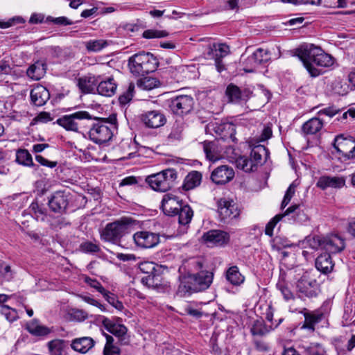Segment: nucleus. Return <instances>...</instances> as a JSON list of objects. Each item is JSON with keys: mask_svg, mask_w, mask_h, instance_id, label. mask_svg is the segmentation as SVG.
<instances>
[{"mask_svg": "<svg viewBox=\"0 0 355 355\" xmlns=\"http://www.w3.org/2000/svg\"><path fill=\"white\" fill-rule=\"evenodd\" d=\"M182 268L187 271V275L182 277L178 286L179 295L185 297L209 288L213 282L214 273L202 258H190L183 263Z\"/></svg>", "mask_w": 355, "mask_h": 355, "instance_id": "f257e3e1", "label": "nucleus"}, {"mask_svg": "<svg viewBox=\"0 0 355 355\" xmlns=\"http://www.w3.org/2000/svg\"><path fill=\"white\" fill-rule=\"evenodd\" d=\"M290 55L299 58L311 77L319 76L324 72L322 68L330 67L334 63L331 55L313 44L301 45L290 51Z\"/></svg>", "mask_w": 355, "mask_h": 355, "instance_id": "f03ea898", "label": "nucleus"}, {"mask_svg": "<svg viewBox=\"0 0 355 355\" xmlns=\"http://www.w3.org/2000/svg\"><path fill=\"white\" fill-rule=\"evenodd\" d=\"M137 221L130 217L123 216L107 223L100 233L101 239L119 245L123 236L131 232Z\"/></svg>", "mask_w": 355, "mask_h": 355, "instance_id": "7ed1b4c3", "label": "nucleus"}, {"mask_svg": "<svg viewBox=\"0 0 355 355\" xmlns=\"http://www.w3.org/2000/svg\"><path fill=\"white\" fill-rule=\"evenodd\" d=\"M116 128L115 116H110L108 119L101 118L89 128V139L95 144H104L112 139Z\"/></svg>", "mask_w": 355, "mask_h": 355, "instance_id": "20e7f679", "label": "nucleus"}, {"mask_svg": "<svg viewBox=\"0 0 355 355\" xmlns=\"http://www.w3.org/2000/svg\"><path fill=\"white\" fill-rule=\"evenodd\" d=\"M128 67L134 75L144 76L156 70L157 60L152 53L142 51L128 59Z\"/></svg>", "mask_w": 355, "mask_h": 355, "instance_id": "39448f33", "label": "nucleus"}, {"mask_svg": "<svg viewBox=\"0 0 355 355\" xmlns=\"http://www.w3.org/2000/svg\"><path fill=\"white\" fill-rule=\"evenodd\" d=\"M268 157V149L263 145H257L252 148L250 156H241L236 159V164L238 168L245 172H252L262 165Z\"/></svg>", "mask_w": 355, "mask_h": 355, "instance_id": "423d86ee", "label": "nucleus"}, {"mask_svg": "<svg viewBox=\"0 0 355 355\" xmlns=\"http://www.w3.org/2000/svg\"><path fill=\"white\" fill-rule=\"evenodd\" d=\"M178 173L175 168H168L146 177V182L152 189L158 192H166L173 188Z\"/></svg>", "mask_w": 355, "mask_h": 355, "instance_id": "0eeeda50", "label": "nucleus"}, {"mask_svg": "<svg viewBox=\"0 0 355 355\" xmlns=\"http://www.w3.org/2000/svg\"><path fill=\"white\" fill-rule=\"evenodd\" d=\"M91 119L92 116L88 112L78 111L58 118L56 123L67 131L80 132L87 130L89 128L87 122Z\"/></svg>", "mask_w": 355, "mask_h": 355, "instance_id": "6e6552de", "label": "nucleus"}, {"mask_svg": "<svg viewBox=\"0 0 355 355\" xmlns=\"http://www.w3.org/2000/svg\"><path fill=\"white\" fill-rule=\"evenodd\" d=\"M139 270L145 275L141 277V283L148 288H159L164 284L162 266L153 262L145 261L139 265Z\"/></svg>", "mask_w": 355, "mask_h": 355, "instance_id": "1a4fd4ad", "label": "nucleus"}, {"mask_svg": "<svg viewBox=\"0 0 355 355\" xmlns=\"http://www.w3.org/2000/svg\"><path fill=\"white\" fill-rule=\"evenodd\" d=\"M296 291L300 297H314L320 292V285L312 275L311 272L306 271L296 279Z\"/></svg>", "mask_w": 355, "mask_h": 355, "instance_id": "9d476101", "label": "nucleus"}, {"mask_svg": "<svg viewBox=\"0 0 355 355\" xmlns=\"http://www.w3.org/2000/svg\"><path fill=\"white\" fill-rule=\"evenodd\" d=\"M334 148L341 155L339 159L343 162L355 159V139L352 137H344L343 135L335 137Z\"/></svg>", "mask_w": 355, "mask_h": 355, "instance_id": "9b49d317", "label": "nucleus"}, {"mask_svg": "<svg viewBox=\"0 0 355 355\" xmlns=\"http://www.w3.org/2000/svg\"><path fill=\"white\" fill-rule=\"evenodd\" d=\"M195 101L191 96L180 95L168 101V107L175 115L183 116L193 109Z\"/></svg>", "mask_w": 355, "mask_h": 355, "instance_id": "f8f14e48", "label": "nucleus"}, {"mask_svg": "<svg viewBox=\"0 0 355 355\" xmlns=\"http://www.w3.org/2000/svg\"><path fill=\"white\" fill-rule=\"evenodd\" d=\"M71 193L67 190L55 191L49 198L48 205L50 210L55 214H63L67 211Z\"/></svg>", "mask_w": 355, "mask_h": 355, "instance_id": "ddd939ff", "label": "nucleus"}, {"mask_svg": "<svg viewBox=\"0 0 355 355\" xmlns=\"http://www.w3.org/2000/svg\"><path fill=\"white\" fill-rule=\"evenodd\" d=\"M133 240L140 248H153L159 243L160 235L149 231H139L134 234Z\"/></svg>", "mask_w": 355, "mask_h": 355, "instance_id": "4468645a", "label": "nucleus"}, {"mask_svg": "<svg viewBox=\"0 0 355 355\" xmlns=\"http://www.w3.org/2000/svg\"><path fill=\"white\" fill-rule=\"evenodd\" d=\"M218 211L224 222L237 218L240 215L238 205L232 200L221 198L218 202Z\"/></svg>", "mask_w": 355, "mask_h": 355, "instance_id": "2eb2a0df", "label": "nucleus"}, {"mask_svg": "<svg viewBox=\"0 0 355 355\" xmlns=\"http://www.w3.org/2000/svg\"><path fill=\"white\" fill-rule=\"evenodd\" d=\"M345 248V239L336 234L324 236L322 250L327 253L336 254L342 252Z\"/></svg>", "mask_w": 355, "mask_h": 355, "instance_id": "dca6fc26", "label": "nucleus"}, {"mask_svg": "<svg viewBox=\"0 0 355 355\" xmlns=\"http://www.w3.org/2000/svg\"><path fill=\"white\" fill-rule=\"evenodd\" d=\"M182 200L172 194H165L161 202V209L165 215L174 216L177 215L178 210L183 205Z\"/></svg>", "mask_w": 355, "mask_h": 355, "instance_id": "f3484780", "label": "nucleus"}, {"mask_svg": "<svg viewBox=\"0 0 355 355\" xmlns=\"http://www.w3.org/2000/svg\"><path fill=\"white\" fill-rule=\"evenodd\" d=\"M141 119L149 128H158L166 123L165 115L159 110L148 111L141 114Z\"/></svg>", "mask_w": 355, "mask_h": 355, "instance_id": "a211bd4d", "label": "nucleus"}, {"mask_svg": "<svg viewBox=\"0 0 355 355\" xmlns=\"http://www.w3.org/2000/svg\"><path fill=\"white\" fill-rule=\"evenodd\" d=\"M234 177L233 168L227 165H221L216 168L211 174V180L216 184H225Z\"/></svg>", "mask_w": 355, "mask_h": 355, "instance_id": "6ab92c4d", "label": "nucleus"}, {"mask_svg": "<svg viewBox=\"0 0 355 355\" xmlns=\"http://www.w3.org/2000/svg\"><path fill=\"white\" fill-rule=\"evenodd\" d=\"M216 135L220 137L223 140L230 139L236 141L235 125L231 122L215 123L209 125Z\"/></svg>", "mask_w": 355, "mask_h": 355, "instance_id": "aec40b11", "label": "nucleus"}, {"mask_svg": "<svg viewBox=\"0 0 355 355\" xmlns=\"http://www.w3.org/2000/svg\"><path fill=\"white\" fill-rule=\"evenodd\" d=\"M204 241L211 245L223 246L230 241V235L222 230H210L203 234Z\"/></svg>", "mask_w": 355, "mask_h": 355, "instance_id": "412c9836", "label": "nucleus"}, {"mask_svg": "<svg viewBox=\"0 0 355 355\" xmlns=\"http://www.w3.org/2000/svg\"><path fill=\"white\" fill-rule=\"evenodd\" d=\"M250 94L249 90H241L239 87L233 84H230L225 91V94L228 98L229 102L234 103L246 101L250 97Z\"/></svg>", "mask_w": 355, "mask_h": 355, "instance_id": "4be33fe9", "label": "nucleus"}, {"mask_svg": "<svg viewBox=\"0 0 355 355\" xmlns=\"http://www.w3.org/2000/svg\"><path fill=\"white\" fill-rule=\"evenodd\" d=\"M99 78L92 74L80 77L77 80V86L82 93H93L99 82Z\"/></svg>", "mask_w": 355, "mask_h": 355, "instance_id": "5701e85b", "label": "nucleus"}, {"mask_svg": "<svg viewBox=\"0 0 355 355\" xmlns=\"http://www.w3.org/2000/svg\"><path fill=\"white\" fill-rule=\"evenodd\" d=\"M102 324L107 331L118 337L121 341L124 340L128 331V329L124 324L114 323L105 317L102 318Z\"/></svg>", "mask_w": 355, "mask_h": 355, "instance_id": "b1692460", "label": "nucleus"}, {"mask_svg": "<svg viewBox=\"0 0 355 355\" xmlns=\"http://www.w3.org/2000/svg\"><path fill=\"white\" fill-rule=\"evenodd\" d=\"M345 184V179L343 177L324 175L318 179L316 186L322 190H325L327 188L340 189L342 188Z\"/></svg>", "mask_w": 355, "mask_h": 355, "instance_id": "393cba45", "label": "nucleus"}, {"mask_svg": "<svg viewBox=\"0 0 355 355\" xmlns=\"http://www.w3.org/2000/svg\"><path fill=\"white\" fill-rule=\"evenodd\" d=\"M50 98L49 90L42 85H37L31 91V99L36 106L44 105Z\"/></svg>", "mask_w": 355, "mask_h": 355, "instance_id": "a878e982", "label": "nucleus"}, {"mask_svg": "<svg viewBox=\"0 0 355 355\" xmlns=\"http://www.w3.org/2000/svg\"><path fill=\"white\" fill-rule=\"evenodd\" d=\"M315 265L317 270L323 274L331 272L334 267L331 255L327 252L320 254L316 258Z\"/></svg>", "mask_w": 355, "mask_h": 355, "instance_id": "bb28decb", "label": "nucleus"}, {"mask_svg": "<svg viewBox=\"0 0 355 355\" xmlns=\"http://www.w3.org/2000/svg\"><path fill=\"white\" fill-rule=\"evenodd\" d=\"M177 215L178 216V223L180 228L183 229V232H185L192 220L193 211L189 205L184 203L178 210Z\"/></svg>", "mask_w": 355, "mask_h": 355, "instance_id": "cd10ccee", "label": "nucleus"}, {"mask_svg": "<svg viewBox=\"0 0 355 355\" xmlns=\"http://www.w3.org/2000/svg\"><path fill=\"white\" fill-rule=\"evenodd\" d=\"M230 47L225 44H216L209 45L207 49V56L214 60L223 59L230 53Z\"/></svg>", "mask_w": 355, "mask_h": 355, "instance_id": "c85d7f7f", "label": "nucleus"}, {"mask_svg": "<svg viewBox=\"0 0 355 355\" xmlns=\"http://www.w3.org/2000/svg\"><path fill=\"white\" fill-rule=\"evenodd\" d=\"M97 85L96 89L102 96H112L116 93L117 84L112 77H110L105 80H101Z\"/></svg>", "mask_w": 355, "mask_h": 355, "instance_id": "c756f323", "label": "nucleus"}, {"mask_svg": "<svg viewBox=\"0 0 355 355\" xmlns=\"http://www.w3.org/2000/svg\"><path fill=\"white\" fill-rule=\"evenodd\" d=\"M94 343L91 337H82L73 340L71 347L75 351L85 354L94 347Z\"/></svg>", "mask_w": 355, "mask_h": 355, "instance_id": "7c9ffc66", "label": "nucleus"}, {"mask_svg": "<svg viewBox=\"0 0 355 355\" xmlns=\"http://www.w3.org/2000/svg\"><path fill=\"white\" fill-rule=\"evenodd\" d=\"M280 273L279 280L277 283V288L281 291L285 300L288 299V280L287 276V267L286 263L281 262L279 268Z\"/></svg>", "mask_w": 355, "mask_h": 355, "instance_id": "2f4dec72", "label": "nucleus"}, {"mask_svg": "<svg viewBox=\"0 0 355 355\" xmlns=\"http://www.w3.org/2000/svg\"><path fill=\"white\" fill-rule=\"evenodd\" d=\"M304 323L302 328L307 329L314 331L315 325L324 318V313L320 311H315L311 313H304Z\"/></svg>", "mask_w": 355, "mask_h": 355, "instance_id": "473e14b6", "label": "nucleus"}, {"mask_svg": "<svg viewBox=\"0 0 355 355\" xmlns=\"http://www.w3.org/2000/svg\"><path fill=\"white\" fill-rule=\"evenodd\" d=\"M46 70V64L42 61H37L28 68L26 73L31 79L39 80L44 76Z\"/></svg>", "mask_w": 355, "mask_h": 355, "instance_id": "72a5a7b5", "label": "nucleus"}, {"mask_svg": "<svg viewBox=\"0 0 355 355\" xmlns=\"http://www.w3.org/2000/svg\"><path fill=\"white\" fill-rule=\"evenodd\" d=\"M202 181V174L199 171H193L189 173L184 180L182 188L189 191L198 187Z\"/></svg>", "mask_w": 355, "mask_h": 355, "instance_id": "f704fd0d", "label": "nucleus"}, {"mask_svg": "<svg viewBox=\"0 0 355 355\" xmlns=\"http://www.w3.org/2000/svg\"><path fill=\"white\" fill-rule=\"evenodd\" d=\"M322 126V120L318 117H313L303 124L302 131L306 135H314L319 132Z\"/></svg>", "mask_w": 355, "mask_h": 355, "instance_id": "c9c22d12", "label": "nucleus"}, {"mask_svg": "<svg viewBox=\"0 0 355 355\" xmlns=\"http://www.w3.org/2000/svg\"><path fill=\"white\" fill-rule=\"evenodd\" d=\"M26 329L30 334L37 336H46L50 333L49 329L40 324L39 320L37 319H33L29 322H27Z\"/></svg>", "mask_w": 355, "mask_h": 355, "instance_id": "e433bc0d", "label": "nucleus"}, {"mask_svg": "<svg viewBox=\"0 0 355 355\" xmlns=\"http://www.w3.org/2000/svg\"><path fill=\"white\" fill-rule=\"evenodd\" d=\"M227 280L234 286H239L245 281V277L241 275L236 266H231L226 272Z\"/></svg>", "mask_w": 355, "mask_h": 355, "instance_id": "4c0bfd02", "label": "nucleus"}, {"mask_svg": "<svg viewBox=\"0 0 355 355\" xmlns=\"http://www.w3.org/2000/svg\"><path fill=\"white\" fill-rule=\"evenodd\" d=\"M185 128V124L182 121H175L173 123L171 131L168 136V140L170 142L180 141L183 139V132Z\"/></svg>", "mask_w": 355, "mask_h": 355, "instance_id": "58836bf2", "label": "nucleus"}, {"mask_svg": "<svg viewBox=\"0 0 355 355\" xmlns=\"http://www.w3.org/2000/svg\"><path fill=\"white\" fill-rule=\"evenodd\" d=\"M302 203L293 204L290 206V220L292 219L295 223H302L308 219L306 214L304 212L302 207Z\"/></svg>", "mask_w": 355, "mask_h": 355, "instance_id": "ea45409f", "label": "nucleus"}, {"mask_svg": "<svg viewBox=\"0 0 355 355\" xmlns=\"http://www.w3.org/2000/svg\"><path fill=\"white\" fill-rule=\"evenodd\" d=\"M272 329V326L268 327L263 320H257L254 322L250 332L253 336H263L269 333Z\"/></svg>", "mask_w": 355, "mask_h": 355, "instance_id": "a19ab883", "label": "nucleus"}, {"mask_svg": "<svg viewBox=\"0 0 355 355\" xmlns=\"http://www.w3.org/2000/svg\"><path fill=\"white\" fill-rule=\"evenodd\" d=\"M29 209L33 213L34 217L37 220L49 221V216L47 214L46 209L37 202H32Z\"/></svg>", "mask_w": 355, "mask_h": 355, "instance_id": "79ce46f5", "label": "nucleus"}, {"mask_svg": "<svg viewBox=\"0 0 355 355\" xmlns=\"http://www.w3.org/2000/svg\"><path fill=\"white\" fill-rule=\"evenodd\" d=\"M16 162L25 166H35L32 156L26 149H19L17 150Z\"/></svg>", "mask_w": 355, "mask_h": 355, "instance_id": "37998d69", "label": "nucleus"}, {"mask_svg": "<svg viewBox=\"0 0 355 355\" xmlns=\"http://www.w3.org/2000/svg\"><path fill=\"white\" fill-rule=\"evenodd\" d=\"M160 83L156 78L144 76L137 80L139 88L144 90H151L159 85Z\"/></svg>", "mask_w": 355, "mask_h": 355, "instance_id": "c03bdc74", "label": "nucleus"}, {"mask_svg": "<svg viewBox=\"0 0 355 355\" xmlns=\"http://www.w3.org/2000/svg\"><path fill=\"white\" fill-rule=\"evenodd\" d=\"M67 342L62 339H55L48 343V347L51 355H62Z\"/></svg>", "mask_w": 355, "mask_h": 355, "instance_id": "a18cd8bd", "label": "nucleus"}, {"mask_svg": "<svg viewBox=\"0 0 355 355\" xmlns=\"http://www.w3.org/2000/svg\"><path fill=\"white\" fill-rule=\"evenodd\" d=\"M203 150L209 160L215 162L218 159L217 146L214 141H205L203 143Z\"/></svg>", "mask_w": 355, "mask_h": 355, "instance_id": "49530a36", "label": "nucleus"}, {"mask_svg": "<svg viewBox=\"0 0 355 355\" xmlns=\"http://www.w3.org/2000/svg\"><path fill=\"white\" fill-rule=\"evenodd\" d=\"M135 84L133 83H128L126 88L119 97V102L121 105H126L132 98L135 92Z\"/></svg>", "mask_w": 355, "mask_h": 355, "instance_id": "de8ad7c7", "label": "nucleus"}, {"mask_svg": "<svg viewBox=\"0 0 355 355\" xmlns=\"http://www.w3.org/2000/svg\"><path fill=\"white\" fill-rule=\"evenodd\" d=\"M15 272L10 266L5 262L0 263V279L4 282L11 281L15 276Z\"/></svg>", "mask_w": 355, "mask_h": 355, "instance_id": "09e8293b", "label": "nucleus"}, {"mask_svg": "<svg viewBox=\"0 0 355 355\" xmlns=\"http://www.w3.org/2000/svg\"><path fill=\"white\" fill-rule=\"evenodd\" d=\"M107 46V41L104 40H93L85 43L87 50L92 52H98Z\"/></svg>", "mask_w": 355, "mask_h": 355, "instance_id": "8fccbe9b", "label": "nucleus"}, {"mask_svg": "<svg viewBox=\"0 0 355 355\" xmlns=\"http://www.w3.org/2000/svg\"><path fill=\"white\" fill-rule=\"evenodd\" d=\"M288 214V209H287L284 214H277L273 217L266 225L265 234L269 236L273 235V230L278 222L282 220V218Z\"/></svg>", "mask_w": 355, "mask_h": 355, "instance_id": "3c124183", "label": "nucleus"}, {"mask_svg": "<svg viewBox=\"0 0 355 355\" xmlns=\"http://www.w3.org/2000/svg\"><path fill=\"white\" fill-rule=\"evenodd\" d=\"M252 55L259 66L268 62L271 58L269 51L261 48L257 49Z\"/></svg>", "mask_w": 355, "mask_h": 355, "instance_id": "603ef678", "label": "nucleus"}, {"mask_svg": "<svg viewBox=\"0 0 355 355\" xmlns=\"http://www.w3.org/2000/svg\"><path fill=\"white\" fill-rule=\"evenodd\" d=\"M243 69L248 73H253L257 71L259 65L252 55H249L242 61Z\"/></svg>", "mask_w": 355, "mask_h": 355, "instance_id": "864d4df0", "label": "nucleus"}, {"mask_svg": "<svg viewBox=\"0 0 355 355\" xmlns=\"http://www.w3.org/2000/svg\"><path fill=\"white\" fill-rule=\"evenodd\" d=\"M80 250L84 253L94 254L100 252L101 248L97 243L87 241L80 245Z\"/></svg>", "mask_w": 355, "mask_h": 355, "instance_id": "5fc2aeb1", "label": "nucleus"}, {"mask_svg": "<svg viewBox=\"0 0 355 355\" xmlns=\"http://www.w3.org/2000/svg\"><path fill=\"white\" fill-rule=\"evenodd\" d=\"M0 312L9 322H13L18 318L17 311L8 306H2L1 307Z\"/></svg>", "mask_w": 355, "mask_h": 355, "instance_id": "6e6d98bb", "label": "nucleus"}, {"mask_svg": "<svg viewBox=\"0 0 355 355\" xmlns=\"http://www.w3.org/2000/svg\"><path fill=\"white\" fill-rule=\"evenodd\" d=\"M103 296L107 301V302L116 309L121 311L124 308L123 303L118 300L115 295L111 293L110 292L106 291V294L103 295Z\"/></svg>", "mask_w": 355, "mask_h": 355, "instance_id": "4d7b16f0", "label": "nucleus"}, {"mask_svg": "<svg viewBox=\"0 0 355 355\" xmlns=\"http://www.w3.org/2000/svg\"><path fill=\"white\" fill-rule=\"evenodd\" d=\"M323 241L324 236H312L306 238V243L313 250L322 249Z\"/></svg>", "mask_w": 355, "mask_h": 355, "instance_id": "13d9d810", "label": "nucleus"}, {"mask_svg": "<svg viewBox=\"0 0 355 355\" xmlns=\"http://www.w3.org/2000/svg\"><path fill=\"white\" fill-rule=\"evenodd\" d=\"M168 33L166 31L148 29L144 31L142 36L146 39L162 38L167 37Z\"/></svg>", "mask_w": 355, "mask_h": 355, "instance_id": "bf43d9fd", "label": "nucleus"}, {"mask_svg": "<svg viewBox=\"0 0 355 355\" xmlns=\"http://www.w3.org/2000/svg\"><path fill=\"white\" fill-rule=\"evenodd\" d=\"M85 282L89 285L91 287L96 289L98 292H99L102 295L106 294V290L103 288L101 284L96 280V279H92L89 277H86L85 278Z\"/></svg>", "mask_w": 355, "mask_h": 355, "instance_id": "052dcab7", "label": "nucleus"}, {"mask_svg": "<svg viewBox=\"0 0 355 355\" xmlns=\"http://www.w3.org/2000/svg\"><path fill=\"white\" fill-rule=\"evenodd\" d=\"M309 355H324L325 351L323 347L318 343H312L306 349Z\"/></svg>", "mask_w": 355, "mask_h": 355, "instance_id": "680f3d73", "label": "nucleus"}, {"mask_svg": "<svg viewBox=\"0 0 355 355\" xmlns=\"http://www.w3.org/2000/svg\"><path fill=\"white\" fill-rule=\"evenodd\" d=\"M46 21L52 22L55 24L62 26L71 25L73 24V22L71 20H70L66 17H53L51 16H49L46 18Z\"/></svg>", "mask_w": 355, "mask_h": 355, "instance_id": "e2e57ef3", "label": "nucleus"}, {"mask_svg": "<svg viewBox=\"0 0 355 355\" xmlns=\"http://www.w3.org/2000/svg\"><path fill=\"white\" fill-rule=\"evenodd\" d=\"M272 124L267 123L264 125L263 128L262 130L261 134L259 139V141H265L270 139L272 137Z\"/></svg>", "mask_w": 355, "mask_h": 355, "instance_id": "0e129e2a", "label": "nucleus"}, {"mask_svg": "<svg viewBox=\"0 0 355 355\" xmlns=\"http://www.w3.org/2000/svg\"><path fill=\"white\" fill-rule=\"evenodd\" d=\"M253 343L256 349L259 352H266L270 349L269 345L261 339H254Z\"/></svg>", "mask_w": 355, "mask_h": 355, "instance_id": "69168bd1", "label": "nucleus"}, {"mask_svg": "<svg viewBox=\"0 0 355 355\" xmlns=\"http://www.w3.org/2000/svg\"><path fill=\"white\" fill-rule=\"evenodd\" d=\"M337 119L338 121H344L347 119L348 116H349L352 119L355 118V109L350 108L347 111L344 112L343 113H340L339 110V114H338Z\"/></svg>", "mask_w": 355, "mask_h": 355, "instance_id": "338daca9", "label": "nucleus"}, {"mask_svg": "<svg viewBox=\"0 0 355 355\" xmlns=\"http://www.w3.org/2000/svg\"><path fill=\"white\" fill-rule=\"evenodd\" d=\"M121 350L120 349L116 346H105L103 349V355H120Z\"/></svg>", "mask_w": 355, "mask_h": 355, "instance_id": "774afa93", "label": "nucleus"}]
</instances>
